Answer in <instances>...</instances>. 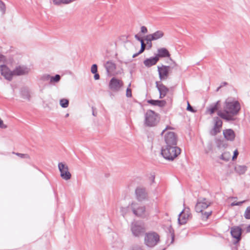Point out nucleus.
<instances>
[{"label":"nucleus","mask_w":250,"mask_h":250,"mask_svg":"<svg viewBox=\"0 0 250 250\" xmlns=\"http://www.w3.org/2000/svg\"><path fill=\"white\" fill-rule=\"evenodd\" d=\"M240 109V104L238 102L228 99L224 106V111H218V115L228 121L231 120L233 115L236 114Z\"/></svg>","instance_id":"f257e3e1"},{"label":"nucleus","mask_w":250,"mask_h":250,"mask_svg":"<svg viewBox=\"0 0 250 250\" xmlns=\"http://www.w3.org/2000/svg\"><path fill=\"white\" fill-rule=\"evenodd\" d=\"M181 153V149L176 146H165L161 150L163 157L168 160H173Z\"/></svg>","instance_id":"f03ea898"},{"label":"nucleus","mask_w":250,"mask_h":250,"mask_svg":"<svg viewBox=\"0 0 250 250\" xmlns=\"http://www.w3.org/2000/svg\"><path fill=\"white\" fill-rule=\"evenodd\" d=\"M159 115L151 110H147L145 114L144 125L146 126L153 127L160 121Z\"/></svg>","instance_id":"7ed1b4c3"},{"label":"nucleus","mask_w":250,"mask_h":250,"mask_svg":"<svg viewBox=\"0 0 250 250\" xmlns=\"http://www.w3.org/2000/svg\"><path fill=\"white\" fill-rule=\"evenodd\" d=\"M167 127L162 131L161 134L164 136L166 146H176L177 137L174 132L167 131Z\"/></svg>","instance_id":"20e7f679"},{"label":"nucleus","mask_w":250,"mask_h":250,"mask_svg":"<svg viewBox=\"0 0 250 250\" xmlns=\"http://www.w3.org/2000/svg\"><path fill=\"white\" fill-rule=\"evenodd\" d=\"M130 208L133 214L139 217H145L148 215L146 207L136 202H133Z\"/></svg>","instance_id":"39448f33"},{"label":"nucleus","mask_w":250,"mask_h":250,"mask_svg":"<svg viewBox=\"0 0 250 250\" xmlns=\"http://www.w3.org/2000/svg\"><path fill=\"white\" fill-rule=\"evenodd\" d=\"M5 60L4 56L0 55V72L1 75L3 76L5 79L10 81L14 76V70H10L6 65L2 64Z\"/></svg>","instance_id":"423d86ee"},{"label":"nucleus","mask_w":250,"mask_h":250,"mask_svg":"<svg viewBox=\"0 0 250 250\" xmlns=\"http://www.w3.org/2000/svg\"><path fill=\"white\" fill-rule=\"evenodd\" d=\"M159 241V235L154 232H148L145 237V244L149 247L155 246Z\"/></svg>","instance_id":"0eeeda50"},{"label":"nucleus","mask_w":250,"mask_h":250,"mask_svg":"<svg viewBox=\"0 0 250 250\" xmlns=\"http://www.w3.org/2000/svg\"><path fill=\"white\" fill-rule=\"evenodd\" d=\"M131 230L134 236L139 237L145 232L144 225L141 222H134L131 224Z\"/></svg>","instance_id":"6e6552de"},{"label":"nucleus","mask_w":250,"mask_h":250,"mask_svg":"<svg viewBox=\"0 0 250 250\" xmlns=\"http://www.w3.org/2000/svg\"><path fill=\"white\" fill-rule=\"evenodd\" d=\"M58 168L60 172L61 177L65 180H68L71 178V174L69 171L68 166L63 163H59Z\"/></svg>","instance_id":"1a4fd4ad"},{"label":"nucleus","mask_w":250,"mask_h":250,"mask_svg":"<svg viewBox=\"0 0 250 250\" xmlns=\"http://www.w3.org/2000/svg\"><path fill=\"white\" fill-rule=\"evenodd\" d=\"M123 84L124 83L122 81L116 78H113L110 81L109 87L112 91L117 92L120 90Z\"/></svg>","instance_id":"9d476101"},{"label":"nucleus","mask_w":250,"mask_h":250,"mask_svg":"<svg viewBox=\"0 0 250 250\" xmlns=\"http://www.w3.org/2000/svg\"><path fill=\"white\" fill-rule=\"evenodd\" d=\"M191 216L189 208H185L179 214L178 222L180 225L185 224Z\"/></svg>","instance_id":"9b49d317"},{"label":"nucleus","mask_w":250,"mask_h":250,"mask_svg":"<svg viewBox=\"0 0 250 250\" xmlns=\"http://www.w3.org/2000/svg\"><path fill=\"white\" fill-rule=\"evenodd\" d=\"M210 202L206 199H199L195 206V210L197 212H202L203 210L207 208L209 205Z\"/></svg>","instance_id":"f8f14e48"},{"label":"nucleus","mask_w":250,"mask_h":250,"mask_svg":"<svg viewBox=\"0 0 250 250\" xmlns=\"http://www.w3.org/2000/svg\"><path fill=\"white\" fill-rule=\"evenodd\" d=\"M157 68L160 80H166L168 77L170 66L162 65L161 66H158Z\"/></svg>","instance_id":"ddd939ff"},{"label":"nucleus","mask_w":250,"mask_h":250,"mask_svg":"<svg viewBox=\"0 0 250 250\" xmlns=\"http://www.w3.org/2000/svg\"><path fill=\"white\" fill-rule=\"evenodd\" d=\"M163 36V32L160 30L157 31L153 34L147 35L145 37V40L146 41V44H148L149 42L150 43V46H151L152 41L158 40L162 38Z\"/></svg>","instance_id":"4468645a"},{"label":"nucleus","mask_w":250,"mask_h":250,"mask_svg":"<svg viewBox=\"0 0 250 250\" xmlns=\"http://www.w3.org/2000/svg\"><path fill=\"white\" fill-rule=\"evenodd\" d=\"M30 69L25 65H19L14 69V75L21 76L26 75L29 73Z\"/></svg>","instance_id":"2eb2a0df"},{"label":"nucleus","mask_w":250,"mask_h":250,"mask_svg":"<svg viewBox=\"0 0 250 250\" xmlns=\"http://www.w3.org/2000/svg\"><path fill=\"white\" fill-rule=\"evenodd\" d=\"M136 198L139 201H143L147 198V194L146 189L143 188H138L135 191Z\"/></svg>","instance_id":"dca6fc26"},{"label":"nucleus","mask_w":250,"mask_h":250,"mask_svg":"<svg viewBox=\"0 0 250 250\" xmlns=\"http://www.w3.org/2000/svg\"><path fill=\"white\" fill-rule=\"evenodd\" d=\"M215 123L213 130L211 133L213 135H216L217 133L220 132L221 128L222 125V122L221 119L218 117H216L214 119Z\"/></svg>","instance_id":"f3484780"},{"label":"nucleus","mask_w":250,"mask_h":250,"mask_svg":"<svg viewBox=\"0 0 250 250\" xmlns=\"http://www.w3.org/2000/svg\"><path fill=\"white\" fill-rule=\"evenodd\" d=\"M232 236L235 238L237 242L240 240L242 234V229L239 227H234L231 228L230 231Z\"/></svg>","instance_id":"a211bd4d"},{"label":"nucleus","mask_w":250,"mask_h":250,"mask_svg":"<svg viewBox=\"0 0 250 250\" xmlns=\"http://www.w3.org/2000/svg\"><path fill=\"white\" fill-rule=\"evenodd\" d=\"M107 75L112 76L114 75V72L116 69V65L111 61L107 62L104 64Z\"/></svg>","instance_id":"6ab92c4d"},{"label":"nucleus","mask_w":250,"mask_h":250,"mask_svg":"<svg viewBox=\"0 0 250 250\" xmlns=\"http://www.w3.org/2000/svg\"><path fill=\"white\" fill-rule=\"evenodd\" d=\"M156 84L160 93V98H163L168 92V89L163 84H159L157 82L156 83Z\"/></svg>","instance_id":"aec40b11"},{"label":"nucleus","mask_w":250,"mask_h":250,"mask_svg":"<svg viewBox=\"0 0 250 250\" xmlns=\"http://www.w3.org/2000/svg\"><path fill=\"white\" fill-rule=\"evenodd\" d=\"M159 60V58L157 56L154 57H151L149 59H147L144 61V63L146 67H150L155 64Z\"/></svg>","instance_id":"412c9836"},{"label":"nucleus","mask_w":250,"mask_h":250,"mask_svg":"<svg viewBox=\"0 0 250 250\" xmlns=\"http://www.w3.org/2000/svg\"><path fill=\"white\" fill-rule=\"evenodd\" d=\"M223 134L225 138L228 140L232 141L234 139V132L232 129L225 130L223 131Z\"/></svg>","instance_id":"4be33fe9"},{"label":"nucleus","mask_w":250,"mask_h":250,"mask_svg":"<svg viewBox=\"0 0 250 250\" xmlns=\"http://www.w3.org/2000/svg\"><path fill=\"white\" fill-rule=\"evenodd\" d=\"M159 58L163 57H169L170 54L168 51L165 48H161L158 49V54L156 55Z\"/></svg>","instance_id":"5701e85b"},{"label":"nucleus","mask_w":250,"mask_h":250,"mask_svg":"<svg viewBox=\"0 0 250 250\" xmlns=\"http://www.w3.org/2000/svg\"><path fill=\"white\" fill-rule=\"evenodd\" d=\"M148 103L153 105H158L160 107H163L165 105L166 102L164 100H150L147 101Z\"/></svg>","instance_id":"b1692460"},{"label":"nucleus","mask_w":250,"mask_h":250,"mask_svg":"<svg viewBox=\"0 0 250 250\" xmlns=\"http://www.w3.org/2000/svg\"><path fill=\"white\" fill-rule=\"evenodd\" d=\"M236 172L239 174H243L247 170V167L244 165H237L234 168Z\"/></svg>","instance_id":"393cba45"},{"label":"nucleus","mask_w":250,"mask_h":250,"mask_svg":"<svg viewBox=\"0 0 250 250\" xmlns=\"http://www.w3.org/2000/svg\"><path fill=\"white\" fill-rule=\"evenodd\" d=\"M61 80V76L60 75L56 74L55 76H51L50 78V84H55L60 82Z\"/></svg>","instance_id":"a878e982"},{"label":"nucleus","mask_w":250,"mask_h":250,"mask_svg":"<svg viewBox=\"0 0 250 250\" xmlns=\"http://www.w3.org/2000/svg\"><path fill=\"white\" fill-rule=\"evenodd\" d=\"M231 158V154L229 152H224L221 156L220 158L225 161H228Z\"/></svg>","instance_id":"bb28decb"},{"label":"nucleus","mask_w":250,"mask_h":250,"mask_svg":"<svg viewBox=\"0 0 250 250\" xmlns=\"http://www.w3.org/2000/svg\"><path fill=\"white\" fill-rule=\"evenodd\" d=\"M60 104L63 108H66L69 105V101L66 99H62L60 101Z\"/></svg>","instance_id":"cd10ccee"},{"label":"nucleus","mask_w":250,"mask_h":250,"mask_svg":"<svg viewBox=\"0 0 250 250\" xmlns=\"http://www.w3.org/2000/svg\"><path fill=\"white\" fill-rule=\"evenodd\" d=\"M219 103V101H218L215 105L210 107L208 108V111L209 112L210 114H213L216 110L217 109V106Z\"/></svg>","instance_id":"c85d7f7f"},{"label":"nucleus","mask_w":250,"mask_h":250,"mask_svg":"<svg viewBox=\"0 0 250 250\" xmlns=\"http://www.w3.org/2000/svg\"><path fill=\"white\" fill-rule=\"evenodd\" d=\"M129 211V207H121L120 212L123 216H125Z\"/></svg>","instance_id":"c756f323"},{"label":"nucleus","mask_w":250,"mask_h":250,"mask_svg":"<svg viewBox=\"0 0 250 250\" xmlns=\"http://www.w3.org/2000/svg\"><path fill=\"white\" fill-rule=\"evenodd\" d=\"M51 76L49 74H43L41 77V80L44 82H48L49 83H50Z\"/></svg>","instance_id":"7c9ffc66"},{"label":"nucleus","mask_w":250,"mask_h":250,"mask_svg":"<svg viewBox=\"0 0 250 250\" xmlns=\"http://www.w3.org/2000/svg\"><path fill=\"white\" fill-rule=\"evenodd\" d=\"M244 216L246 219H250V206L248 207L245 210Z\"/></svg>","instance_id":"2f4dec72"},{"label":"nucleus","mask_w":250,"mask_h":250,"mask_svg":"<svg viewBox=\"0 0 250 250\" xmlns=\"http://www.w3.org/2000/svg\"><path fill=\"white\" fill-rule=\"evenodd\" d=\"M211 211H208V212H205L204 213L202 214V219L203 220H207L208 217L211 215Z\"/></svg>","instance_id":"473e14b6"},{"label":"nucleus","mask_w":250,"mask_h":250,"mask_svg":"<svg viewBox=\"0 0 250 250\" xmlns=\"http://www.w3.org/2000/svg\"><path fill=\"white\" fill-rule=\"evenodd\" d=\"M140 42H141V47L140 50L139 51V53H143L146 48V44L144 43V41L141 40Z\"/></svg>","instance_id":"72a5a7b5"},{"label":"nucleus","mask_w":250,"mask_h":250,"mask_svg":"<svg viewBox=\"0 0 250 250\" xmlns=\"http://www.w3.org/2000/svg\"><path fill=\"white\" fill-rule=\"evenodd\" d=\"M0 10L2 14H4L5 11V6L4 3L0 0Z\"/></svg>","instance_id":"f704fd0d"},{"label":"nucleus","mask_w":250,"mask_h":250,"mask_svg":"<svg viewBox=\"0 0 250 250\" xmlns=\"http://www.w3.org/2000/svg\"><path fill=\"white\" fill-rule=\"evenodd\" d=\"M17 155L19 156L21 158H24V159H29L30 156L27 154H22V153H16Z\"/></svg>","instance_id":"c9c22d12"},{"label":"nucleus","mask_w":250,"mask_h":250,"mask_svg":"<svg viewBox=\"0 0 250 250\" xmlns=\"http://www.w3.org/2000/svg\"><path fill=\"white\" fill-rule=\"evenodd\" d=\"M91 72L92 73H96L97 72V65L96 64H94L91 66Z\"/></svg>","instance_id":"e433bc0d"},{"label":"nucleus","mask_w":250,"mask_h":250,"mask_svg":"<svg viewBox=\"0 0 250 250\" xmlns=\"http://www.w3.org/2000/svg\"><path fill=\"white\" fill-rule=\"evenodd\" d=\"M245 202V201H243L238 202H232V203L231 204V206H240V205H241L243 203H244Z\"/></svg>","instance_id":"4c0bfd02"},{"label":"nucleus","mask_w":250,"mask_h":250,"mask_svg":"<svg viewBox=\"0 0 250 250\" xmlns=\"http://www.w3.org/2000/svg\"><path fill=\"white\" fill-rule=\"evenodd\" d=\"M7 127V125L3 123V121L0 118V128L2 129H5Z\"/></svg>","instance_id":"58836bf2"},{"label":"nucleus","mask_w":250,"mask_h":250,"mask_svg":"<svg viewBox=\"0 0 250 250\" xmlns=\"http://www.w3.org/2000/svg\"><path fill=\"white\" fill-rule=\"evenodd\" d=\"M126 96L127 97H131L132 96L131 90L129 87H128L126 89Z\"/></svg>","instance_id":"ea45409f"},{"label":"nucleus","mask_w":250,"mask_h":250,"mask_svg":"<svg viewBox=\"0 0 250 250\" xmlns=\"http://www.w3.org/2000/svg\"><path fill=\"white\" fill-rule=\"evenodd\" d=\"M131 250H143V249L140 246L134 245L132 246Z\"/></svg>","instance_id":"a19ab883"},{"label":"nucleus","mask_w":250,"mask_h":250,"mask_svg":"<svg viewBox=\"0 0 250 250\" xmlns=\"http://www.w3.org/2000/svg\"><path fill=\"white\" fill-rule=\"evenodd\" d=\"M141 32L143 34H146L147 32V28L146 26H143L141 28Z\"/></svg>","instance_id":"79ce46f5"},{"label":"nucleus","mask_w":250,"mask_h":250,"mask_svg":"<svg viewBox=\"0 0 250 250\" xmlns=\"http://www.w3.org/2000/svg\"><path fill=\"white\" fill-rule=\"evenodd\" d=\"M238 155V152L237 150H235L233 152V156H232V160H234L235 159H236L237 156Z\"/></svg>","instance_id":"37998d69"},{"label":"nucleus","mask_w":250,"mask_h":250,"mask_svg":"<svg viewBox=\"0 0 250 250\" xmlns=\"http://www.w3.org/2000/svg\"><path fill=\"white\" fill-rule=\"evenodd\" d=\"M187 109L192 112H195V111L193 110V108L190 106L188 102V106Z\"/></svg>","instance_id":"c03bdc74"},{"label":"nucleus","mask_w":250,"mask_h":250,"mask_svg":"<svg viewBox=\"0 0 250 250\" xmlns=\"http://www.w3.org/2000/svg\"><path fill=\"white\" fill-rule=\"evenodd\" d=\"M24 93H25V94L24 95H23V98L24 99H29V96L28 91H24ZM22 94L23 95V93Z\"/></svg>","instance_id":"a18cd8bd"},{"label":"nucleus","mask_w":250,"mask_h":250,"mask_svg":"<svg viewBox=\"0 0 250 250\" xmlns=\"http://www.w3.org/2000/svg\"><path fill=\"white\" fill-rule=\"evenodd\" d=\"M94 78L95 80H98L100 79V75H99V74H98L97 73H94Z\"/></svg>","instance_id":"49530a36"},{"label":"nucleus","mask_w":250,"mask_h":250,"mask_svg":"<svg viewBox=\"0 0 250 250\" xmlns=\"http://www.w3.org/2000/svg\"><path fill=\"white\" fill-rule=\"evenodd\" d=\"M135 38L136 40H137L138 41H139L140 42H141V40H143L142 39L140 38L137 35H135Z\"/></svg>","instance_id":"de8ad7c7"},{"label":"nucleus","mask_w":250,"mask_h":250,"mask_svg":"<svg viewBox=\"0 0 250 250\" xmlns=\"http://www.w3.org/2000/svg\"><path fill=\"white\" fill-rule=\"evenodd\" d=\"M141 53H139V52H138L137 53L133 54L132 57H133V58H135V57H137L138 55H139Z\"/></svg>","instance_id":"09e8293b"},{"label":"nucleus","mask_w":250,"mask_h":250,"mask_svg":"<svg viewBox=\"0 0 250 250\" xmlns=\"http://www.w3.org/2000/svg\"><path fill=\"white\" fill-rule=\"evenodd\" d=\"M151 179H152V182L154 181V176L153 175H152L151 177Z\"/></svg>","instance_id":"8fccbe9b"},{"label":"nucleus","mask_w":250,"mask_h":250,"mask_svg":"<svg viewBox=\"0 0 250 250\" xmlns=\"http://www.w3.org/2000/svg\"><path fill=\"white\" fill-rule=\"evenodd\" d=\"M247 231H250V225L247 228Z\"/></svg>","instance_id":"3c124183"},{"label":"nucleus","mask_w":250,"mask_h":250,"mask_svg":"<svg viewBox=\"0 0 250 250\" xmlns=\"http://www.w3.org/2000/svg\"><path fill=\"white\" fill-rule=\"evenodd\" d=\"M92 114H93V116H96V115H95V112H94V110H93V109Z\"/></svg>","instance_id":"603ef678"},{"label":"nucleus","mask_w":250,"mask_h":250,"mask_svg":"<svg viewBox=\"0 0 250 250\" xmlns=\"http://www.w3.org/2000/svg\"><path fill=\"white\" fill-rule=\"evenodd\" d=\"M68 116H69V114H68V113H67V114L65 115V117L66 118V117H68Z\"/></svg>","instance_id":"864d4df0"},{"label":"nucleus","mask_w":250,"mask_h":250,"mask_svg":"<svg viewBox=\"0 0 250 250\" xmlns=\"http://www.w3.org/2000/svg\"><path fill=\"white\" fill-rule=\"evenodd\" d=\"M147 44H149V47H151V46H150V42H148V43Z\"/></svg>","instance_id":"5fc2aeb1"},{"label":"nucleus","mask_w":250,"mask_h":250,"mask_svg":"<svg viewBox=\"0 0 250 250\" xmlns=\"http://www.w3.org/2000/svg\"><path fill=\"white\" fill-rule=\"evenodd\" d=\"M165 250V249H163V250Z\"/></svg>","instance_id":"6e6d98bb"}]
</instances>
